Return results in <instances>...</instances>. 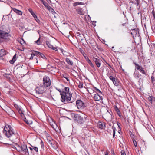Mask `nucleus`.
<instances>
[{
  "label": "nucleus",
  "mask_w": 155,
  "mask_h": 155,
  "mask_svg": "<svg viewBox=\"0 0 155 155\" xmlns=\"http://www.w3.org/2000/svg\"><path fill=\"white\" fill-rule=\"evenodd\" d=\"M49 143L54 149H56L57 148V143L54 140H52L51 141L50 140Z\"/></svg>",
  "instance_id": "obj_18"
},
{
  "label": "nucleus",
  "mask_w": 155,
  "mask_h": 155,
  "mask_svg": "<svg viewBox=\"0 0 155 155\" xmlns=\"http://www.w3.org/2000/svg\"><path fill=\"white\" fill-rule=\"evenodd\" d=\"M64 78H65L67 81H68V78L67 77H64Z\"/></svg>",
  "instance_id": "obj_61"
},
{
  "label": "nucleus",
  "mask_w": 155,
  "mask_h": 155,
  "mask_svg": "<svg viewBox=\"0 0 155 155\" xmlns=\"http://www.w3.org/2000/svg\"><path fill=\"white\" fill-rule=\"evenodd\" d=\"M152 13L153 15L154 18H155V14L154 11H153L152 12Z\"/></svg>",
  "instance_id": "obj_55"
},
{
  "label": "nucleus",
  "mask_w": 155,
  "mask_h": 155,
  "mask_svg": "<svg viewBox=\"0 0 155 155\" xmlns=\"http://www.w3.org/2000/svg\"><path fill=\"white\" fill-rule=\"evenodd\" d=\"M108 154H109V151L108 150H107L105 152V155H108Z\"/></svg>",
  "instance_id": "obj_57"
},
{
  "label": "nucleus",
  "mask_w": 155,
  "mask_h": 155,
  "mask_svg": "<svg viewBox=\"0 0 155 155\" xmlns=\"http://www.w3.org/2000/svg\"><path fill=\"white\" fill-rule=\"evenodd\" d=\"M31 15L33 16L34 17V18H36L37 16L34 13V12H33V13L31 14Z\"/></svg>",
  "instance_id": "obj_52"
},
{
  "label": "nucleus",
  "mask_w": 155,
  "mask_h": 155,
  "mask_svg": "<svg viewBox=\"0 0 155 155\" xmlns=\"http://www.w3.org/2000/svg\"><path fill=\"white\" fill-rule=\"evenodd\" d=\"M6 54V52L4 49H2L0 50V57L5 55Z\"/></svg>",
  "instance_id": "obj_23"
},
{
  "label": "nucleus",
  "mask_w": 155,
  "mask_h": 155,
  "mask_svg": "<svg viewBox=\"0 0 155 155\" xmlns=\"http://www.w3.org/2000/svg\"><path fill=\"white\" fill-rule=\"evenodd\" d=\"M94 90L96 91H97V92L99 93V94H101V95L102 94L101 92L99 89H98V88H96L95 87H94Z\"/></svg>",
  "instance_id": "obj_32"
},
{
  "label": "nucleus",
  "mask_w": 155,
  "mask_h": 155,
  "mask_svg": "<svg viewBox=\"0 0 155 155\" xmlns=\"http://www.w3.org/2000/svg\"><path fill=\"white\" fill-rule=\"evenodd\" d=\"M43 82L44 86L45 88L48 87L51 85V81L49 78L46 76H45L43 77Z\"/></svg>",
  "instance_id": "obj_6"
},
{
  "label": "nucleus",
  "mask_w": 155,
  "mask_h": 155,
  "mask_svg": "<svg viewBox=\"0 0 155 155\" xmlns=\"http://www.w3.org/2000/svg\"><path fill=\"white\" fill-rule=\"evenodd\" d=\"M140 148L142 149L143 150H145L146 148L145 143L144 141H142L141 144L140 146Z\"/></svg>",
  "instance_id": "obj_20"
},
{
  "label": "nucleus",
  "mask_w": 155,
  "mask_h": 155,
  "mask_svg": "<svg viewBox=\"0 0 155 155\" xmlns=\"http://www.w3.org/2000/svg\"><path fill=\"white\" fill-rule=\"evenodd\" d=\"M85 58L89 65L93 69H95V67L94 65L91 62V60L89 59V58L86 56V57H85Z\"/></svg>",
  "instance_id": "obj_17"
},
{
  "label": "nucleus",
  "mask_w": 155,
  "mask_h": 155,
  "mask_svg": "<svg viewBox=\"0 0 155 155\" xmlns=\"http://www.w3.org/2000/svg\"><path fill=\"white\" fill-rule=\"evenodd\" d=\"M133 143L135 147H136L137 146V144L136 141L134 139H132Z\"/></svg>",
  "instance_id": "obj_34"
},
{
  "label": "nucleus",
  "mask_w": 155,
  "mask_h": 155,
  "mask_svg": "<svg viewBox=\"0 0 155 155\" xmlns=\"http://www.w3.org/2000/svg\"><path fill=\"white\" fill-rule=\"evenodd\" d=\"M24 121L26 122V123L28 124H32V122H31L30 123H29L28 120L26 119V118H25L24 119Z\"/></svg>",
  "instance_id": "obj_35"
},
{
  "label": "nucleus",
  "mask_w": 155,
  "mask_h": 155,
  "mask_svg": "<svg viewBox=\"0 0 155 155\" xmlns=\"http://www.w3.org/2000/svg\"><path fill=\"white\" fill-rule=\"evenodd\" d=\"M41 2L43 3V5H44L47 8V9L48 8V7L49 6L48 5V4L45 1L43 0H40Z\"/></svg>",
  "instance_id": "obj_25"
},
{
  "label": "nucleus",
  "mask_w": 155,
  "mask_h": 155,
  "mask_svg": "<svg viewBox=\"0 0 155 155\" xmlns=\"http://www.w3.org/2000/svg\"><path fill=\"white\" fill-rule=\"evenodd\" d=\"M47 9H48L52 14H54L55 13L54 10L50 6H49Z\"/></svg>",
  "instance_id": "obj_26"
},
{
  "label": "nucleus",
  "mask_w": 155,
  "mask_h": 155,
  "mask_svg": "<svg viewBox=\"0 0 155 155\" xmlns=\"http://www.w3.org/2000/svg\"><path fill=\"white\" fill-rule=\"evenodd\" d=\"M67 94V93L64 91H62L61 93V101L63 102L68 101V96Z\"/></svg>",
  "instance_id": "obj_10"
},
{
  "label": "nucleus",
  "mask_w": 155,
  "mask_h": 155,
  "mask_svg": "<svg viewBox=\"0 0 155 155\" xmlns=\"http://www.w3.org/2000/svg\"><path fill=\"white\" fill-rule=\"evenodd\" d=\"M76 59L74 58L72 60L68 59V64H69L74 67V62L75 61Z\"/></svg>",
  "instance_id": "obj_21"
},
{
  "label": "nucleus",
  "mask_w": 155,
  "mask_h": 155,
  "mask_svg": "<svg viewBox=\"0 0 155 155\" xmlns=\"http://www.w3.org/2000/svg\"><path fill=\"white\" fill-rule=\"evenodd\" d=\"M109 78L110 80H112L113 84L115 86H117L119 85V81L117 79V78L110 76L109 77Z\"/></svg>",
  "instance_id": "obj_11"
},
{
  "label": "nucleus",
  "mask_w": 155,
  "mask_h": 155,
  "mask_svg": "<svg viewBox=\"0 0 155 155\" xmlns=\"http://www.w3.org/2000/svg\"><path fill=\"white\" fill-rule=\"evenodd\" d=\"M31 15L33 16L34 17V18H36L37 16L34 13V12H33V13L31 14Z\"/></svg>",
  "instance_id": "obj_49"
},
{
  "label": "nucleus",
  "mask_w": 155,
  "mask_h": 155,
  "mask_svg": "<svg viewBox=\"0 0 155 155\" xmlns=\"http://www.w3.org/2000/svg\"><path fill=\"white\" fill-rule=\"evenodd\" d=\"M67 89H68V87H65V91H67Z\"/></svg>",
  "instance_id": "obj_64"
},
{
  "label": "nucleus",
  "mask_w": 155,
  "mask_h": 155,
  "mask_svg": "<svg viewBox=\"0 0 155 155\" xmlns=\"http://www.w3.org/2000/svg\"><path fill=\"white\" fill-rule=\"evenodd\" d=\"M41 147L43 148V147H44V143H43V142L42 141H41Z\"/></svg>",
  "instance_id": "obj_54"
},
{
  "label": "nucleus",
  "mask_w": 155,
  "mask_h": 155,
  "mask_svg": "<svg viewBox=\"0 0 155 155\" xmlns=\"http://www.w3.org/2000/svg\"><path fill=\"white\" fill-rule=\"evenodd\" d=\"M151 79L152 82L153 83L155 81V78L153 76L151 77Z\"/></svg>",
  "instance_id": "obj_42"
},
{
  "label": "nucleus",
  "mask_w": 155,
  "mask_h": 155,
  "mask_svg": "<svg viewBox=\"0 0 155 155\" xmlns=\"http://www.w3.org/2000/svg\"><path fill=\"white\" fill-rule=\"evenodd\" d=\"M87 91L89 93V94H91L92 93V91H91L89 90L88 89H87Z\"/></svg>",
  "instance_id": "obj_56"
},
{
  "label": "nucleus",
  "mask_w": 155,
  "mask_h": 155,
  "mask_svg": "<svg viewBox=\"0 0 155 155\" xmlns=\"http://www.w3.org/2000/svg\"><path fill=\"white\" fill-rule=\"evenodd\" d=\"M130 32L131 34L132 35L134 38V37H136L137 35L139 33L137 29L136 28L131 29Z\"/></svg>",
  "instance_id": "obj_15"
},
{
  "label": "nucleus",
  "mask_w": 155,
  "mask_h": 155,
  "mask_svg": "<svg viewBox=\"0 0 155 155\" xmlns=\"http://www.w3.org/2000/svg\"><path fill=\"white\" fill-rule=\"evenodd\" d=\"M115 110H116V112H117V114H118V115L120 117H121V114L120 112V111L119 109L117 107H116V108H115Z\"/></svg>",
  "instance_id": "obj_29"
},
{
  "label": "nucleus",
  "mask_w": 155,
  "mask_h": 155,
  "mask_svg": "<svg viewBox=\"0 0 155 155\" xmlns=\"http://www.w3.org/2000/svg\"><path fill=\"white\" fill-rule=\"evenodd\" d=\"M40 38H39L37 40L35 41V43H36L38 45H39L40 44Z\"/></svg>",
  "instance_id": "obj_37"
},
{
  "label": "nucleus",
  "mask_w": 155,
  "mask_h": 155,
  "mask_svg": "<svg viewBox=\"0 0 155 155\" xmlns=\"http://www.w3.org/2000/svg\"><path fill=\"white\" fill-rule=\"evenodd\" d=\"M97 127L101 129H103L105 127V123L103 122H98L97 124Z\"/></svg>",
  "instance_id": "obj_16"
},
{
  "label": "nucleus",
  "mask_w": 155,
  "mask_h": 155,
  "mask_svg": "<svg viewBox=\"0 0 155 155\" xmlns=\"http://www.w3.org/2000/svg\"><path fill=\"white\" fill-rule=\"evenodd\" d=\"M105 119L108 121H110L112 120V116L111 114L108 111L104 115Z\"/></svg>",
  "instance_id": "obj_14"
},
{
  "label": "nucleus",
  "mask_w": 155,
  "mask_h": 155,
  "mask_svg": "<svg viewBox=\"0 0 155 155\" xmlns=\"http://www.w3.org/2000/svg\"><path fill=\"white\" fill-rule=\"evenodd\" d=\"M31 15L33 16L34 17V18H36L37 16L34 13V12H33V13L31 14Z\"/></svg>",
  "instance_id": "obj_50"
},
{
  "label": "nucleus",
  "mask_w": 155,
  "mask_h": 155,
  "mask_svg": "<svg viewBox=\"0 0 155 155\" xmlns=\"http://www.w3.org/2000/svg\"><path fill=\"white\" fill-rule=\"evenodd\" d=\"M16 54H15L13 57L12 60L9 61L10 63L11 64H13L16 61Z\"/></svg>",
  "instance_id": "obj_24"
},
{
  "label": "nucleus",
  "mask_w": 155,
  "mask_h": 155,
  "mask_svg": "<svg viewBox=\"0 0 155 155\" xmlns=\"http://www.w3.org/2000/svg\"><path fill=\"white\" fill-rule=\"evenodd\" d=\"M135 1L136 2L137 6H138L139 4V0H135Z\"/></svg>",
  "instance_id": "obj_53"
},
{
  "label": "nucleus",
  "mask_w": 155,
  "mask_h": 155,
  "mask_svg": "<svg viewBox=\"0 0 155 155\" xmlns=\"http://www.w3.org/2000/svg\"><path fill=\"white\" fill-rule=\"evenodd\" d=\"M133 64L135 65V70L137 69V70H139L142 74L145 75H147V74L144 70V68L142 67V66L140 65L135 62H134Z\"/></svg>",
  "instance_id": "obj_7"
},
{
  "label": "nucleus",
  "mask_w": 155,
  "mask_h": 155,
  "mask_svg": "<svg viewBox=\"0 0 155 155\" xmlns=\"http://www.w3.org/2000/svg\"><path fill=\"white\" fill-rule=\"evenodd\" d=\"M35 20L38 23L40 24V21L38 19L37 17H36V18H35Z\"/></svg>",
  "instance_id": "obj_40"
},
{
  "label": "nucleus",
  "mask_w": 155,
  "mask_h": 155,
  "mask_svg": "<svg viewBox=\"0 0 155 155\" xmlns=\"http://www.w3.org/2000/svg\"><path fill=\"white\" fill-rule=\"evenodd\" d=\"M112 155H115V154L114 153V151H113V152H112Z\"/></svg>",
  "instance_id": "obj_63"
},
{
  "label": "nucleus",
  "mask_w": 155,
  "mask_h": 155,
  "mask_svg": "<svg viewBox=\"0 0 155 155\" xmlns=\"http://www.w3.org/2000/svg\"><path fill=\"white\" fill-rule=\"evenodd\" d=\"M63 117H64V118H68V117H67V116H63Z\"/></svg>",
  "instance_id": "obj_62"
},
{
  "label": "nucleus",
  "mask_w": 155,
  "mask_h": 155,
  "mask_svg": "<svg viewBox=\"0 0 155 155\" xmlns=\"http://www.w3.org/2000/svg\"><path fill=\"white\" fill-rule=\"evenodd\" d=\"M10 38L11 36L10 34L0 30V38L3 39L5 41L7 42L10 40Z\"/></svg>",
  "instance_id": "obj_3"
},
{
  "label": "nucleus",
  "mask_w": 155,
  "mask_h": 155,
  "mask_svg": "<svg viewBox=\"0 0 155 155\" xmlns=\"http://www.w3.org/2000/svg\"><path fill=\"white\" fill-rule=\"evenodd\" d=\"M92 60L95 62L97 66L99 68L101 65V60L99 58L93 57Z\"/></svg>",
  "instance_id": "obj_13"
},
{
  "label": "nucleus",
  "mask_w": 155,
  "mask_h": 155,
  "mask_svg": "<svg viewBox=\"0 0 155 155\" xmlns=\"http://www.w3.org/2000/svg\"><path fill=\"white\" fill-rule=\"evenodd\" d=\"M79 51L82 54L83 53V52H84V51L81 48L79 49Z\"/></svg>",
  "instance_id": "obj_58"
},
{
  "label": "nucleus",
  "mask_w": 155,
  "mask_h": 155,
  "mask_svg": "<svg viewBox=\"0 0 155 155\" xmlns=\"http://www.w3.org/2000/svg\"><path fill=\"white\" fill-rule=\"evenodd\" d=\"M16 150L19 152H22L24 153L26 155L29 154L28 150L27 149V146L25 145H20L16 144L15 147Z\"/></svg>",
  "instance_id": "obj_2"
},
{
  "label": "nucleus",
  "mask_w": 155,
  "mask_h": 155,
  "mask_svg": "<svg viewBox=\"0 0 155 155\" xmlns=\"http://www.w3.org/2000/svg\"><path fill=\"white\" fill-rule=\"evenodd\" d=\"M20 43L21 45H23L24 44H25V41L23 39H22L20 41Z\"/></svg>",
  "instance_id": "obj_39"
},
{
  "label": "nucleus",
  "mask_w": 155,
  "mask_h": 155,
  "mask_svg": "<svg viewBox=\"0 0 155 155\" xmlns=\"http://www.w3.org/2000/svg\"><path fill=\"white\" fill-rule=\"evenodd\" d=\"M46 43L49 48H52L55 51H57V49L54 47L53 46L50 44V42L48 41H46Z\"/></svg>",
  "instance_id": "obj_19"
},
{
  "label": "nucleus",
  "mask_w": 155,
  "mask_h": 155,
  "mask_svg": "<svg viewBox=\"0 0 155 155\" xmlns=\"http://www.w3.org/2000/svg\"><path fill=\"white\" fill-rule=\"evenodd\" d=\"M76 99V96L75 94L69 93V88H68V103H72L75 102Z\"/></svg>",
  "instance_id": "obj_9"
},
{
  "label": "nucleus",
  "mask_w": 155,
  "mask_h": 155,
  "mask_svg": "<svg viewBox=\"0 0 155 155\" xmlns=\"http://www.w3.org/2000/svg\"><path fill=\"white\" fill-rule=\"evenodd\" d=\"M45 88L41 84H38L35 88L36 92L38 94H41L44 92Z\"/></svg>",
  "instance_id": "obj_5"
},
{
  "label": "nucleus",
  "mask_w": 155,
  "mask_h": 155,
  "mask_svg": "<svg viewBox=\"0 0 155 155\" xmlns=\"http://www.w3.org/2000/svg\"><path fill=\"white\" fill-rule=\"evenodd\" d=\"M112 129H113V137L114 138V137L115 134V131H116V128L115 127H114L113 126L112 127Z\"/></svg>",
  "instance_id": "obj_33"
},
{
  "label": "nucleus",
  "mask_w": 155,
  "mask_h": 155,
  "mask_svg": "<svg viewBox=\"0 0 155 155\" xmlns=\"http://www.w3.org/2000/svg\"><path fill=\"white\" fill-rule=\"evenodd\" d=\"M35 54L34 53V54H35V55H39L40 54H39V53H40L39 52L35 51Z\"/></svg>",
  "instance_id": "obj_48"
},
{
  "label": "nucleus",
  "mask_w": 155,
  "mask_h": 155,
  "mask_svg": "<svg viewBox=\"0 0 155 155\" xmlns=\"http://www.w3.org/2000/svg\"><path fill=\"white\" fill-rule=\"evenodd\" d=\"M35 54H34V53H33L31 54V56L30 57V59H32L33 58V56H35Z\"/></svg>",
  "instance_id": "obj_46"
},
{
  "label": "nucleus",
  "mask_w": 155,
  "mask_h": 155,
  "mask_svg": "<svg viewBox=\"0 0 155 155\" xmlns=\"http://www.w3.org/2000/svg\"><path fill=\"white\" fill-rule=\"evenodd\" d=\"M62 51V52L63 53V54H64V55H66V54H65V53H66V52L64 51Z\"/></svg>",
  "instance_id": "obj_60"
},
{
  "label": "nucleus",
  "mask_w": 155,
  "mask_h": 155,
  "mask_svg": "<svg viewBox=\"0 0 155 155\" xmlns=\"http://www.w3.org/2000/svg\"><path fill=\"white\" fill-rule=\"evenodd\" d=\"M12 128L10 126L8 125V127H5L3 130V133L8 137H10L14 134Z\"/></svg>",
  "instance_id": "obj_4"
},
{
  "label": "nucleus",
  "mask_w": 155,
  "mask_h": 155,
  "mask_svg": "<svg viewBox=\"0 0 155 155\" xmlns=\"http://www.w3.org/2000/svg\"><path fill=\"white\" fill-rule=\"evenodd\" d=\"M12 10L13 11L18 15H22V12L21 11L18 10L15 8H13Z\"/></svg>",
  "instance_id": "obj_22"
},
{
  "label": "nucleus",
  "mask_w": 155,
  "mask_h": 155,
  "mask_svg": "<svg viewBox=\"0 0 155 155\" xmlns=\"http://www.w3.org/2000/svg\"><path fill=\"white\" fill-rule=\"evenodd\" d=\"M28 11H29V12L31 14L32 13H33L34 12H33V11L32 9L31 8H29L28 9Z\"/></svg>",
  "instance_id": "obj_47"
},
{
  "label": "nucleus",
  "mask_w": 155,
  "mask_h": 155,
  "mask_svg": "<svg viewBox=\"0 0 155 155\" xmlns=\"http://www.w3.org/2000/svg\"><path fill=\"white\" fill-rule=\"evenodd\" d=\"M33 148L36 152L38 151V149L37 147H33Z\"/></svg>",
  "instance_id": "obj_38"
},
{
  "label": "nucleus",
  "mask_w": 155,
  "mask_h": 155,
  "mask_svg": "<svg viewBox=\"0 0 155 155\" xmlns=\"http://www.w3.org/2000/svg\"><path fill=\"white\" fill-rule=\"evenodd\" d=\"M79 88H82L83 87V84L82 82H80L78 86Z\"/></svg>",
  "instance_id": "obj_36"
},
{
  "label": "nucleus",
  "mask_w": 155,
  "mask_h": 155,
  "mask_svg": "<svg viewBox=\"0 0 155 155\" xmlns=\"http://www.w3.org/2000/svg\"><path fill=\"white\" fill-rule=\"evenodd\" d=\"M31 15L33 16L34 17V18H36L37 16L34 13V12H33V13L31 14Z\"/></svg>",
  "instance_id": "obj_51"
},
{
  "label": "nucleus",
  "mask_w": 155,
  "mask_h": 155,
  "mask_svg": "<svg viewBox=\"0 0 155 155\" xmlns=\"http://www.w3.org/2000/svg\"><path fill=\"white\" fill-rule=\"evenodd\" d=\"M10 75V74H4V76L5 77H6L7 78L9 79L10 78L9 77H8V75Z\"/></svg>",
  "instance_id": "obj_41"
},
{
  "label": "nucleus",
  "mask_w": 155,
  "mask_h": 155,
  "mask_svg": "<svg viewBox=\"0 0 155 155\" xmlns=\"http://www.w3.org/2000/svg\"><path fill=\"white\" fill-rule=\"evenodd\" d=\"M82 54L84 58L86 56V54L84 52H83V53Z\"/></svg>",
  "instance_id": "obj_59"
},
{
  "label": "nucleus",
  "mask_w": 155,
  "mask_h": 155,
  "mask_svg": "<svg viewBox=\"0 0 155 155\" xmlns=\"http://www.w3.org/2000/svg\"><path fill=\"white\" fill-rule=\"evenodd\" d=\"M18 112L21 115L22 117H23L24 116V114L22 111L21 110V109H19L18 110Z\"/></svg>",
  "instance_id": "obj_31"
},
{
  "label": "nucleus",
  "mask_w": 155,
  "mask_h": 155,
  "mask_svg": "<svg viewBox=\"0 0 155 155\" xmlns=\"http://www.w3.org/2000/svg\"><path fill=\"white\" fill-rule=\"evenodd\" d=\"M76 104L78 108L79 109H83L85 107V104L81 100H77L76 101Z\"/></svg>",
  "instance_id": "obj_8"
},
{
  "label": "nucleus",
  "mask_w": 155,
  "mask_h": 155,
  "mask_svg": "<svg viewBox=\"0 0 155 155\" xmlns=\"http://www.w3.org/2000/svg\"><path fill=\"white\" fill-rule=\"evenodd\" d=\"M84 4V3L82 2H75L73 3V5L75 6L78 5H83Z\"/></svg>",
  "instance_id": "obj_28"
},
{
  "label": "nucleus",
  "mask_w": 155,
  "mask_h": 155,
  "mask_svg": "<svg viewBox=\"0 0 155 155\" xmlns=\"http://www.w3.org/2000/svg\"><path fill=\"white\" fill-rule=\"evenodd\" d=\"M77 11L78 13L80 15H83L84 14L83 10L81 8L77 9Z\"/></svg>",
  "instance_id": "obj_27"
},
{
  "label": "nucleus",
  "mask_w": 155,
  "mask_h": 155,
  "mask_svg": "<svg viewBox=\"0 0 155 155\" xmlns=\"http://www.w3.org/2000/svg\"><path fill=\"white\" fill-rule=\"evenodd\" d=\"M121 155H126L125 152L124 150H122L121 152Z\"/></svg>",
  "instance_id": "obj_45"
},
{
  "label": "nucleus",
  "mask_w": 155,
  "mask_h": 155,
  "mask_svg": "<svg viewBox=\"0 0 155 155\" xmlns=\"http://www.w3.org/2000/svg\"><path fill=\"white\" fill-rule=\"evenodd\" d=\"M148 99L149 101H150V102L151 103L152 102V97L150 96L148 98Z\"/></svg>",
  "instance_id": "obj_44"
},
{
  "label": "nucleus",
  "mask_w": 155,
  "mask_h": 155,
  "mask_svg": "<svg viewBox=\"0 0 155 155\" xmlns=\"http://www.w3.org/2000/svg\"><path fill=\"white\" fill-rule=\"evenodd\" d=\"M134 77L136 78H138L141 76V75L139 73H134Z\"/></svg>",
  "instance_id": "obj_30"
},
{
  "label": "nucleus",
  "mask_w": 155,
  "mask_h": 155,
  "mask_svg": "<svg viewBox=\"0 0 155 155\" xmlns=\"http://www.w3.org/2000/svg\"><path fill=\"white\" fill-rule=\"evenodd\" d=\"M68 117L69 119L74 120L79 124H82L84 122L83 118L79 114H74L70 112L68 113Z\"/></svg>",
  "instance_id": "obj_1"
},
{
  "label": "nucleus",
  "mask_w": 155,
  "mask_h": 155,
  "mask_svg": "<svg viewBox=\"0 0 155 155\" xmlns=\"http://www.w3.org/2000/svg\"><path fill=\"white\" fill-rule=\"evenodd\" d=\"M39 54H40L39 55L40 56L43 58H45V56L41 53Z\"/></svg>",
  "instance_id": "obj_43"
},
{
  "label": "nucleus",
  "mask_w": 155,
  "mask_h": 155,
  "mask_svg": "<svg viewBox=\"0 0 155 155\" xmlns=\"http://www.w3.org/2000/svg\"><path fill=\"white\" fill-rule=\"evenodd\" d=\"M101 94L96 93L94 94L93 98L95 101H99L102 99V96Z\"/></svg>",
  "instance_id": "obj_12"
}]
</instances>
